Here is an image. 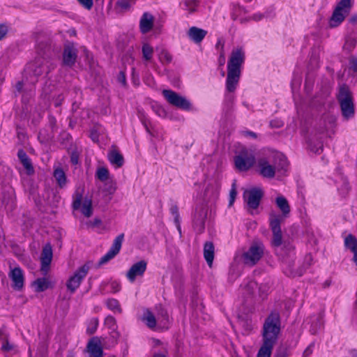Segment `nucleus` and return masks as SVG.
Masks as SVG:
<instances>
[{
  "mask_svg": "<svg viewBox=\"0 0 357 357\" xmlns=\"http://www.w3.org/2000/svg\"><path fill=\"white\" fill-rule=\"evenodd\" d=\"M274 344L263 342L257 357H271L272 349Z\"/></svg>",
  "mask_w": 357,
  "mask_h": 357,
  "instance_id": "nucleus-31",
  "label": "nucleus"
},
{
  "mask_svg": "<svg viewBox=\"0 0 357 357\" xmlns=\"http://www.w3.org/2000/svg\"><path fill=\"white\" fill-rule=\"evenodd\" d=\"M143 59L146 62H151L153 55V48L148 43H144L142 47Z\"/></svg>",
  "mask_w": 357,
  "mask_h": 357,
  "instance_id": "nucleus-30",
  "label": "nucleus"
},
{
  "mask_svg": "<svg viewBox=\"0 0 357 357\" xmlns=\"http://www.w3.org/2000/svg\"><path fill=\"white\" fill-rule=\"evenodd\" d=\"M52 259V250L50 245H45L41 255V270L47 272Z\"/></svg>",
  "mask_w": 357,
  "mask_h": 357,
  "instance_id": "nucleus-21",
  "label": "nucleus"
},
{
  "mask_svg": "<svg viewBox=\"0 0 357 357\" xmlns=\"http://www.w3.org/2000/svg\"><path fill=\"white\" fill-rule=\"evenodd\" d=\"M123 234H121L114 239L109 251L100 258L99 264L102 265L107 263L119 252L123 240Z\"/></svg>",
  "mask_w": 357,
  "mask_h": 357,
  "instance_id": "nucleus-16",
  "label": "nucleus"
},
{
  "mask_svg": "<svg viewBox=\"0 0 357 357\" xmlns=\"http://www.w3.org/2000/svg\"><path fill=\"white\" fill-rule=\"evenodd\" d=\"M243 135L245 137H251V138L257 137V135L255 132H252L250 131H245L243 132Z\"/></svg>",
  "mask_w": 357,
  "mask_h": 357,
  "instance_id": "nucleus-55",
  "label": "nucleus"
},
{
  "mask_svg": "<svg viewBox=\"0 0 357 357\" xmlns=\"http://www.w3.org/2000/svg\"><path fill=\"white\" fill-rule=\"evenodd\" d=\"M63 62L67 66L73 65L77 58V52L73 45H67L63 52Z\"/></svg>",
  "mask_w": 357,
  "mask_h": 357,
  "instance_id": "nucleus-22",
  "label": "nucleus"
},
{
  "mask_svg": "<svg viewBox=\"0 0 357 357\" xmlns=\"http://www.w3.org/2000/svg\"><path fill=\"white\" fill-rule=\"evenodd\" d=\"M162 93L169 104L184 111L192 112L195 110L193 105L185 96L169 89H164Z\"/></svg>",
  "mask_w": 357,
  "mask_h": 357,
  "instance_id": "nucleus-6",
  "label": "nucleus"
},
{
  "mask_svg": "<svg viewBox=\"0 0 357 357\" xmlns=\"http://www.w3.org/2000/svg\"><path fill=\"white\" fill-rule=\"evenodd\" d=\"M275 204L282 213V215H280L282 218V217L286 218L289 215L290 213V206L287 199L284 196L281 195H278L275 198Z\"/></svg>",
  "mask_w": 357,
  "mask_h": 357,
  "instance_id": "nucleus-24",
  "label": "nucleus"
},
{
  "mask_svg": "<svg viewBox=\"0 0 357 357\" xmlns=\"http://www.w3.org/2000/svg\"><path fill=\"white\" fill-rule=\"evenodd\" d=\"M96 176L102 181H106L109 177V172L105 167L98 168L96 172Z\"/></svg>",
  "mask_w": 357,
  "mask_h": 357,
  "instance_id": "nucleus-41",
  "label": "nucleus"
},
{
  "mask_svg": "<svg viewBox=\"0 0 357 357\" xmlns=\"http://www.w3.org/2000/svg\"><path fill=\"white\" fill-rule=\"evenodd\" d=\"M346 73L348 77L357 75V59L355 57L351 56L349 58L347 67L344 70L342 76L344 77Z\"/></svg>",
  "mask_w": 357,
  "mask_h": 357,
  "instance_id": "nucleus-27",
  "label": "nucleus"
},
{
  "mask_svg": "<svg viewBox=\"0 0 357 357\" xmlns=\"http://www.w3.org/2000/svg\"><path fill=\"white\" fill-rule=\"evenodd\" d=\"M107 307L115 313H121V307L119 302L114 298H109L106 301Z\"/></svg>",
  "mask_w": 357,
  "mask_h": 357,
  "instance_id": "nucleus-36",
  "label": "nucleus"
},
{
  "mask_svg": "<svg viewBox=\"0 0 357 357\" xmlns=\"http://www.w3.org/2000/svg\"><path fill=\"white\" fill-rule=\"evenodd\" d=\"M234 163L236 169L246 172L256 165L257 160L254 151L248 149H243L235 157Z\"/></svg>",
  "mask_w": 357,
  "mask_h": 357,
  "instance_id": "nucleus-7",
  "label": "nucleus"
},
{
  "mask_svg": "<svg viewBox=\"0 0 357 357\" xmlns=\"http://www.w3.org/2000/svg\"><path fill=\"white\" fill-rule=\"evenodd\" d=\"M348 24L351 28L357 29V13H354L349 17Z\"/></svg>",
  "mask_w": 357,
  "mask_h": 357,
  "instance_id": "nucleus-46",
  "label": "nucleus"
},
{
  "mask_svg": "<svg viewBox=\"0 0 357 357\" xmlns=\"http://www.w3.org/2000/svg\"><path fill=\"white\" fill-rule=\"evenodd\" d=\"M8 277L12 282V287L16 291H21L24 285V274L19 266L10 267Z\"/></svg>",
  "mask_w": 357,
  "mask_h": 357,
  "instance_id": "nucleus-14",
  "label": "nucleus"
},
{
  "mask_svg": "<svg viewBox=\"0 0 357 357\" xmlns=\"http://www.w3.org/2000/svg\"><path fill=\"white\" fill-rule=\"evenodd\" d=\"M208 191H209V190L207 188V190H206L204 193V196L207 197L208 195V193H209Z\"/></svg>",
  "mask_w": 357,
  "mask_h": 357,
  "instance_id": "nucleus-63",
  "label": "nucleus"
},
{
  "mask_svg": "<svg viewBox=\"0 0 357 357\" xmlns=\"http://www.w3.org/2000/svg\"><path fill=\"white\" fill-rule=\"evenodd\" d=\"M270 227L273 232L272 245L275 248L278 255L286 260L285 258H292L294 255V246L290 242L282 241V236L280 229L282 218L280 215L273 213L270 214Z\"/></svg>",
  "mask_w": 357,
  "mask_h": 357,
  "instance_id": "nucleus-2",
  "label": "nucleus"
},
{
  "mask_svg": "<svg viewBox=\"0 0 357 357\" xmlns=\"http://www.w3.org/2000/svg\"><path fill=\"white\" fill-rule=\"evenodd\" d=\"M241 76V71L227 70L226 80V90L229 93H233L238 85Z\"/></svg>",
  "mask_w": 357,
  "mask_h": 357,
  "instance_id": "nucleus-18",
  "label": "nucleus"
},
{
  "mask_svg": "<svg viewBox=\"0 0 357 357\" xmlns=\"http://www.w3.org/2000/svg\"><path fill=\"white\" fill-rule=\"evenodd\" d=\"M157 52H158V59L160 60V61L162 63L166 64V63H169L171 62L172 56L166 50H165L163 48H161V49L158 48Z\"/></svg>",
  "mask_w": 357,
  "mask_h": 357,
  "instance_id": "nucleus-34",
  "label": "nucleus"
},
{
  "mask_svg": "<svg viewBox=\"0 0 357 357\" xmlns=\"http://www.w3.org/2000/svg\"><path fill=\"white\" fill-rule=\"evenodd\" d=\"M352 253L354 255L353 261L355 263V264L357 266V250L356 251L353 252Z\"/></svg>",
  "mask_w": 357,
  "mask_h": 357,
  "instance_id": "nucleus-59",
  "label": "nucleus"
},
{
  "mask_svg": "<svg viewBox=\"0 0 357 357\" xmlns=\"http://www.w3.org/2000/svg\"><path fill=\"white\" fill-rule=\"evenodd\" d=\"M206 34V31L196 26L190 28L188 31V38L195 43H201Z\"/></svg>",
  "mask_w": 357,
  "mask_h": 357,
  "instance_id": "nucleus-23",
  "label": "nucleus"
},
{
  "mask_svg": "<svg viewBox=\"0 0 357 357\" xmlns=\"http://www.w3.org/2000/svg\"><path fill=\"white\" fill-rule=\"evenodd\" d=\"M89 267L84 265L79 268L67 281L66 286L69 291L75 292L79 287L83 279L86 276Z\"/></svg>",
  "mask_w": 357,
  "mask_h": 357,
  "instance_id": "nucleus-12",
  "label": "nucleus"
},
{
  "mask_svg": "<svg viewBox=\"0 0 357 357\" xmlns=\"http://www.w3.org/2000/svg\"><path fill=\"white\" fill-rule=\"evenodd\" d=\"M288 161L284 155L273 151L260 156L255 165L257 172L264 178H273L276 175H282L286 171Z\"/></svg>",
  "mask_w": 357,
  "mask_h": 357,
  "instance_id": "nucleus-1",
  "label": "nucleus"
},
{
  "mask_svg": "<svg viewBox=\"0 0 357 357\" xmlns=\"http://www.w3.org/2000/svg\"><path fill=\"white\" fill-rule=\"evenodd\" d=\"M147 264L142 260L134 264L126 273V277L130 282H135L137 278L142 277L146 271Z\"/></svg>",
  "mask_w": 357,
  "mask_h": 357,
  "instance_id": "nucleus-17",
  "label": "nucleus"
},
{
  "mask_svg": "<svg viewBox=\"0 0 357 357\" xmlns=\"http://www.w3.org/2000/svg\"><path fill=\"white\" fill-rule=\"evenodd\" d=\"M263 190L261 188L253 187L244 191L243 198L245 202L250 209H256L263 196Z\"/></svg>",
  "mask_w": 357,
  "mask_h": 357,
  "instance_id": "nucleus-10",
  "label": "nucleus"
},
{
  "mask_svg": "<svg viewBox=\"0 0 357 357\" xmlns=\"http://www.w3.org/2000/svg\"><path fill=\"white\" fill-rule=\"evenodd\" d=\"M8 31V26L5 24H0V40H2Z\"/></svg>",
  "mask_w": 357,
  "mask_h": 357,
  "instance_id": "nucleus-51",
  "label": "nucleus"
},
{
  "mask_svg": "<svg viewBox=\"0 0 357 357\" xmlns=\"http://www.w3.org/2000/svg\"><path fill=\"white\" fill-rule=\"evenodd\" d=\"M87 351L90 357H102V349L101 339L97 337L92 338L88 343Z\"/></svg>",
  "mask_w": 357,
  "mask_h": 357,
  "instance_id": "nucleus-19",
  "label": "nucleus"
},
{
  "mask_svg": "<svg viewBox=\"0 0 357 357\" xmlns=\"http://www.w3.org/2000/svg\"><path fill=\"white\" fill-rule=\"evenodd\" d=\"M204 256L207 264L211 266L214 257V246L212 243L207 242L204 248Z\"/></svg>",
  "mask_w": 357,
  "mask_h": 357,
  "instance_id": "nucleus-28",
  "label": "nucleus"
},
{
  "mask_svg": "<svg viewBox=\"0 0 357 357\" xmlns=\"http://www.w3.org/2000/svg\"><path fill=\"white\" fill-rule=\"evenodd\" d=\"M245 51L243 46L234 47L231 52L227 70L241 71V68L245 61Z\"/></svg>",
  "mask_w": 357,
  "mask_h": 357,
  "instance_id": "nucleus-9",
  "label": "nucleus"
},
{
  "mask_svg": "<svg viewBox=\"0 0 357 357\" xmlns=\"http://www.w3.org/2000/svg\"><path fill=\"white\" fill-rule=\"evenodd\" d=\"M263 15L261 14V13H256V14H254L252 17H251V19L253 20H255V21H259L261 20L262 18H263Z\"/></svg>",
  "mask_w": 357,
  "mask_h": 357,
  "instance_id": "nucleus-54",
  "label": "nucleus"
},
{
  "mask_svg": "<svg viewBox=\"0 0 357 357\" xmlns=\"http://www.w3.org/2000/svg\"><path fill=\"white\" fill-rule=\"evenodd\" d=\"M143 322L153 330L165 329L169 327V319L165 310H162L155 317L151 311L146 310L142 316Z\"/></svg>",
  "mask_w": 357,
  "mask_h": 357,
  "instance_id": "nucleus-5",
  "label": "nucleus"
},
{
  "mask_svg": "<svg viewBox=\"0 0 357 357\" xmlns=\"http://www.w3.org/2000/svg\"><path fill=\"white\" fill-rule=\"evenodd\" d=\"M308 350H309L308 349H306V350L305 351L304 354H307V353H308Z\"/></svg>",
  "mask_w": 357,
  "mask_h": 357,
  "instance_id": "nucleus-64",
  "label": "nucleus"
},
{
  "mask_svg": "<svg viewBox=\"0 0 357 357\" xmlns=\"http://www.w3.org/2000/svg\"><path fill=\"white\" fill-rule=\"evenodd\" d=\"M135 1H136L131 0H119L117 1V6L121 10H130L135 3Z\"/></svg>",
  "mask_w": 357,
  "mask_h": 357,
  "instance_id": "nucleus-38",
  "label": "nucleus"
},
{
  "mask_svg": "<svg viewBox=\"0 0 357 357\" xmlns=\"http://www.w3.org/2000/svg\"><path fill=\"white\" fill-rule=\"evenodd\" d=\"M41 62L40 61H37L34 63H29L27 66V70L31 72L35 75H40L43 70V67L40 66Z\"/></svg>",
  "mask_w": 357,
  "mask_h": 357,
  "instance_id": "nucleus-37",
  "label": "nucleus"
},
{
  "mask_svg": "<svg viewBox=\"0 0 357 357\" xmlns=\"http://www.w3.org/2000/svg\"><path fill=\"white\" fill-rule=\"evenodd\" d=\"M98 327V321L97 319H93L91 321L90 324H89V326L88 328V331L91 333H93L95 332V331L96 330Z\"/></svg>",
  "mask_w": 357,
  "mask_h": 357,
  "instance_id": "nucleus-50",
  "label": "nucleus"
},
{
  "mask_svg": "<svg viewBox=\"0 0 357 357\" xmlns=\"http://www.w3.org/2000/svg\"><path fill=\"white\" fill-rule=\"evenodd\" d=\"M7 333H6L5 330L0 329V343L3 342V340H7Z\"/></svg>",
  "mask_w": 357,
  "mask_h": 357,
  "instance_id": "nucleus-52",
  "label": "nucleus"
},
{
  "mask_svg": "<svg viewBox=\"0 0 357 357\" xmlns=\"http://www.w3.org/2000/svg\"><path fill=\"white\" fill-rule=\"evenodd\" d=\"M337 98L340 103L341 113L345 120L354 117L355 106L353 94L348 86L342 84L340 86Z\"/></svg>",
  "mask_w": 357,
  "mask_h": 357,
  "instance_id": "nucleus-3",
  "label": "nucleus"
},
{
  "mask_svg": "<svg viewBox=\"0 0 357 357\" xmlns=\"http://www.w3.org/2000/svg\"><path fill=\"white\" fill-rule=\"evenodd\" d=\"M1 344V351L5 355H10L16 351L15 346L10 343L8 340H3Z\"/></svg>",
  "mask_w": 357,
  "mask_h": 357,
  "instance_id": "nucleus-33",
  "label": "nucleus"
},
{
  "mask_svg": "<svg viewBox=\"0 0 357 357\" xmlns=\"http://www.w3.org/2000/svg\"><path fill=\"white\" fill-rule=\"evenodd\" d=\"M71 160H72L73 163H74V164L77 163V158L76 157L73 156L71 158Z\"/></svg>",
  "mask_w": 357,
  "mask_h": 357,
  "instance_id": "nucleus-60",
  "label": "nucleus"
},
{
  "mask_svg": "<svg viewBox=\"0 0 357 357\" xmlns=\"http://www.w3.org/2000/svg\"><path fill=\"white\" fill-rule=\"evenodd\" d=\"M153 357H167L165 352H156L153 355Z\"/></svg>",
  "mask_w": 357,
  "mask_h": 357,
  "instance_id": "nucleus-56",
  "label": "nucleus"
},
{
  "mask_svg": "<svg viewBox=\"0 0 357 357\" xmlns=\"http://www.w3.org/2000/svg\"><path fill=\"white\" fill-rule=\"evenodd\" d=\"M105 324L110 329L114 330L116 328V320L112 316H108L105 318Z\"/></svg>",
  "mask_w": 357,
  "mask_h": 357,
  "instance_id": "nucleus-45",
  "label": "nucleus"
},
{
  "mask_svg": "<svg viewBox=\"0 0 357 357\" xmlns=\"http://www.w3.org/2000/svg\"><path fill=\"white\" fill-rule=\"evenodd\" d=\"M146 130H147V132H149L151 136H153V137H154V136H155V135H154V134H153V132H152V131H151L149 128H146Z\"/></svg>",
  "mask_w": 357,
  "mask_h": 357,
  "instance_id": "nucleus-62",
  "label": "nucleus"
},
{
  "mask_svg": "<svg viewBox=\"0 0 357 357\" xmlns=\"http://www.w3.org/2000/svg\"><path fill=\"white\" fill-rule=\"evenodd\" d=\"M353 3V0H340L336 4V26L341 24L349 15Z\"/></svg>",
  "mask_w": 357,
  "mask_h": 357,
  "instance_id": "nucleus-15",
  "label": "nucleus"
},
{
  "mask_svg": "<svg viewBox=\"0 0 357 357\" xmlns=\"http://www.w3.org/2000/svg\"><path fill=\"white\" fill-rule=\"evenodd\" d=\"M73 209L81 213L84 217L89 218L93 214L92 199L77 191L73 197Z\"/></svg>",
  "mask_w": 357,
  "mask_h": 357,
  "instance_id": "nucleus-8",
  "label": "nucleus"
},
{
  "mask_svg": "<svg viewBox=\"0 0 357 357\" xmlns=\"http://www.w3.org/2000/svg\"><path fill=\"white\" fill-rule=\"evenodd\" d=\"M91 137L92 140L94 141V142H98V135L94 132H91Z\"/></svg>",
  "mask_w": 357,
  "mask_h": 357,
  "instance_id": "nucleus-58",
  "label": "nucleus"
},
{
  "mask_svg": "<svg viewBox=\"0 0 357 357\" xmlns=\"http://www.w3.org/2000/svg\"><path fill=\"white\" fill-rule=\"evenodd\" d=\"M236 195H237V192H236V184L234 183L232 184L231 189L229 192V206L233 205V204L235 201Z\"/></svg>",
  "mask_w": 357,
  "mask_h": 357,
  "instance_id": "nucleus-44",
  "label": "nucleus"
},
{
  "mask_svg": "<svg viewBox=\"0 0 357 357\" xmlns=\"http://www.w3.org/2000/svg\"><path fill=\"white\" fill-rule=\"evenodd\" d=\"M242 288L247 294H252L257 289V284L255 281L250 280L247 284H243Z\"/></svg>",
  "mask_w": 357,
  "mask_h": 357,
  "instance_id": "nucleus-40",
  "label": "nucleus"
},
{
  "mask_svg": "<svg viewBox=\"0 0 357 357\" xmlns=\"http://www.w3.org/2000/svg\"><path fill=\"white\" fill-rule=\"evenodd\" d=\"M54 176L59 186L63 187L66 184V174L61 169H55L54 172Z\"/></svg>",
  "mask_w": 357,
  "mask_h": 357,
  "instance_id": "nucleus-35",
  "label": "nucleus"
},
{
  "mask_svg": "<svg viewBox=\"0 0 357 357\" xmlns=\"http://www.w3.org/2000/svg\"><path fill=\"white\" fill-rule=\"evenodd\" d=\"M102 224V221L100 218H96L93 220L87 222V226L89 227H98L100 226Z\"/></svg>",
  "mask_w": 357,
  "mask_h": 357,
  "instance_id": "nucleus-47",
  "label": "nucleus"
},
{
  "mask_svg": "<svg viewBox=\"0 0 357 357\" xmlns=\"http://www.w3.org/2000/svg\"><path fill=\"white\" fill-rule=\"evenodd\" d=\"M36 292H42L52 287L51 281L47 278H38L31 283Z\"/></svg>",
  "mask_w": 357,
  "mask_h": 357,
  "instance_id": "nucleus-25",
  "label": "nucleus"
},
{
  "mask_svg": "<svg viewBox=\"0 0 357 357\" xmlns=\"http://www.w3.org/2000/svg\"><path fill=\"white\" fill-rule=\"evenodd\" d=\"M155 112L160 117H165L167 116V112L165 108L162 107V106H156Z\"/></svg>",
  "mask_w": 357,
  "mask_h": 357,
  "instance_id": "nucleus-49",
  "label": "nucleus"
},
{
  "mask_svg": "<svg viewBox=\"0 0 357 357\" xmlns=\"http://www.w3.org/2000/svg\"><path fill=\"white\" fill-rule=\"evenodd\" d=\"M264 254V245L259 241L252 243L249 250L244 253V260L246 264L254 265L262 257Z\"/></svg>",
  "mask_w": 357,
  "mask_h": 357,
  "instance_id": "nucleus-11",
  "label": "nucleus"
},
{
  "mask_svg": "<svg viewBox=\"0 0 357 357\" xmlns=\"http://www.w3.org/2000/svg\"><path fill=\"white\" fill-rule=\"evenodd\" d=\"M109 162L116 167H120L123 164V156L116 151L113 150L108 154Z\"/></svg>",
  "mask_w": 357,
  "mask_h": 357,
  "instance_id": "nucleus-29",
  "label": "nucleus"
},
{
  "mask_svg": "<svg viewBox=\"0 0 357 357\" xmlns=\"http://www.w3.org/2000/svg\"><path fill=\"white\" fill-rule=\"evenodd\" d=\"M357 39L355 37H347L345 40L344 48L350 51L355 47Z\"/></svg>",
  "mask_w": 357,
  "mask_h": 357,
  "instance_id": "nucleus-42",
  "label": "nucleus"
},
{
  "mask_svg": "<svg viewBox=\"0 0 357 357\" xmlns=\"http://www.w3.org/2000/svg\"><path fill=\"white\" fill-rule=\"evenodd\" d=\"M183 8L188 11L189 13L194 12L198 6L197 0H185L182 3Z\"/></svg>",
  "mask_w": 357,
  "mask_h": 357,
  "instance_id": "nucleus-39",
  "label": "nucleus"
},
{
  "mask_svg": "<svg viewBox=\"0 0 357 357\" xmlns=\"http://www.w3.org/2000/svg\"><path fill=\"white\" fill-rule=\"evenodd\" d=\"M87 10H90L93 6V0H77Z\"/></svg>",
  "mask_w": 357,
  "mask_h": 357,
  "instance_id": "nucleus-48",
  "label": "nucleus"
},
{
  "mask_svg": "<svg viewBox=\"0 0 357 357\" xmlns=\"http://www.w3.org/2000/svg\"><path fill=\"white\" fill-rule=\"evenodd\" d=\"M107 285L110 291L112 293H116L121 289V283L116 280H112L109 281Z\"/></svg>",
  "mask_w": 357,
  "mask_h": 357,
  "instance_id": "nucleus-43",
  "label": "nucleus"
},
{
  "mask_svg": "<svg viewBox=\"0 0 357 357\" xmlns=\"http://www.w3.org/2000/svg\"><path fill=\"white\" fill-rule=\"evenodd\" d=\"M118 80L122 85L126 84V75H125L124 73L121 72L119 73V77H118Z\"/></svg>",
  "mask_w": 357,
  "mask_h": 357,
  "instance_id": "nucleus-53",
  "label": "nucleus"
},
{
  "mask_svg": "<svg viewBox=\"0 0 357 357\" xmlns=\"http://www.w3.org/2000/svg\"><path fill=\"white\" fill-rule=\"evenodd\" d=\"M351 189V186L347 176L342 169H336V190L339 195L344 197L349 193Z\"/></svg>",
  "mask_w": 357,
  "mask_h": 357,
  "instance_id": "nucleus-13",
  "label": "nucleus"
},
{
  "mask_svg": "<svg viewBox=\"0 0 357 357\" xmlns=\"http://www.w3.org/2000/svg\"><path fill=\"white\" fill-rule=\"evenodd\" d=\"M18 158L23 165L24 169H26L28 174H31L33 173L34 169L32 166L31 162L26 153L22 150H20L17 153Z\"/></svg>",
  "mask_w": 357,
  "mask_h": 357,
  "instance_id": "nucleus-26",
  "label": "nucleus"
},
{
  "mask_svg": "<svg viewBox=\"0 0 357 357\" xmlns=\"http://www.w3.org/2000/svg\"><path fill=\"white\" fill-rule=\"evenodd\" d=\"M280 331V317L271 313L266 319L263 329V342L275 344Z\"/></svg>",
  "mask_w": 357,
  "mask_h": 357,
  "instance_id": "nucleus-4",
  "label": "nucleus"
},
{
  "mask_svg": "<svg viewBox=\"0 0 357 357\" xmlns=\"http://www.w3.org/2000/svg\"><path fill=\"white\" fill-rule=\"evenodd\" d=\"M153 16L149 13H144L139 21V29L142 33H146L149 32L153 28Z\"/></svg>",
  "mask_w": 357,
  "mask_h": 357,
  "instance_id": "nucleus-20",
  "label": "nucleus"
},
{
  "mask_svg": "<svg viewBox=\"0 0 357 357\" xmlns=\"http://www.w3.org/2000/svg\"><path fill=\"white\" fill-rule=\"evenodd\" d=\"M334 17H335V11L333 12V13L332 14V16H331V25L332 26L333 25V21L334 20Z\"/></svg>",
  "mask_w": 357,
  "mask_h": 357,
  "instance_id": "nucleus-61",
  "label": "nucleus"
},
{
  "mask_svg": "<svg viewBox=\"0 0 357 357\" xmlns=\"http://www.w3.org/2000/svg\"><path fill=\"white\" fill-rule=\"evenodd\" d=\"M344 245L347 249L349 250L351 252L357 250V239L356 238L349 234L344 238Z\"/></svg>",
  "mask_w": 357,
  "mask_h": 357,
  "instance_id": "nucleus-32",
  "label": "nucleus"
},
{
  "mask_svg": "<svg viewBox=\"0 0 357 357\" xmlns=\"http://www.w3.org/2000/svg\"><path fill=\"white\" fill-rule=\"evenodd\" d=\"M349 357H357V350L352 349L349 353Z\"/></svg>",
  "mask_w": 357,
  "mask_h": 357,
  "instance_id": "nucleus-57",
  "label": "nucleus"
}]
</instances>
